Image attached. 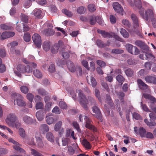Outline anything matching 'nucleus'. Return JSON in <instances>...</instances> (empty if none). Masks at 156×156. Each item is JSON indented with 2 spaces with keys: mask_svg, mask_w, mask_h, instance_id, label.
I'll return each instance as SVG.
<instances>
[{
  "mask_svg": "<svg viewBox=\"0 0 156 156\" xmlns=\"http://www.w3.org/2000/svg\"><path fill=\"white\" fill-rule=\"evenodd\" d=\"M139 0V3H136V6L138 9L139 13L141 17L147 21L149 19L151 20L153 19L154 14L153 10L149 9L145 10L142 7L141 0Z\"/></svg>",
  "mask_w": 156,
  "mask_h": 156,
  "instance_id": "f257e3e1",
  "label": "nucleus"
},
{
  "mask_svg": "<svg viewBox=\"0 0 156 156\" xmlns=\"http://www.w3.org/2000/svg\"><path fill=\"white\" fill-rule=\"evenodd\" d=\"M12 97L15 98L14 101V105L16 104L20 107H24L26 104L23 100V97L20 94L14 93L12 94Z\"/></svg>",
  "mask_w": 156,
  "mask_h": 156,
  "instance_id": "f03ea898",
  "label": "nucleus"
},
{
  "mask_svg": "<svg viewBox=\"0 0 156 156\" xmlns=\"http://www.w3.org/2000/svg\"><path fill=\"white\" fill-rule=\"evenodd\" d=\"M78 91V96L80 98L79 102L82 107L85 110H87V105L88 104V100L82 90H79Z\"/></svg>",
  "mask_w": 156,
  "mask_h": 156,
  "instance_id": "7ed1b4c3",
  "label": "nucleus"
},
{
  "mask_svg": "<svg viewBox=\"0 0 156 156\" xmlns=\"http://www.w3.org/2000/svg\"><path fill=\"white\" fill-rule=\"evenodd\" d=\"M17 118L14 113L9 114L6 119L5 121L9 126H13L14 123L17 120Z\"/></svg>",
  "mask_w": 156,
  "mask_h": 156,
  "instance_id": "20e7f679",
  "label": "nucleus"
},
{
  "mask_svg": "<svg viewBox=\"0 0 156 156\" xmlns=\"http://www.w3.org/2000/svg\"><path fill=\"white\" fill-rule=\"evenodd\" d=\"M126 47L128 52L131 54L136 55L140 52L139 49L136 46H133L131 44H126Z\"/></svg>",
  "mask_w": 156,
  "mask_h": 156,
  "instance_id": "39448f33",
  "label": "nucleus"
},
{
  "mask_svg": "<svg viewBox=\"0 0 156 156\" xmlns=\"http://www.w3.org/2000/svg\"><path fill=\"white\" fill-rule=\"evenodd\" d=\"M130 18L133 22V27L137 30L140 29V22L137 16L135 14L132 13L131 14Z\"/></svg>",
  "mask_w": 156,
  "mask_h": 156,
  "instance_id": "423d86ee",
  "label": "nucleus"
},
{
  "mask_svg": "<svg viewBox=\"0 0 156 156\" xmlns=\"http://www.w3.org/2000/svg\"><path fill=\"white\" fill-rule=\"evenodd\" d=\"M32 38L36 47L38 48H40L41 44V39L40 36L37 34H35L33 35Z\"/></svg>",
  "mask_w": 156,
  "mask_h": 156,
  "instance_id": "0eeeda50",
  "label": "nucleus"
},
{
  "mask_svg": "<svg viewBox=\"0 0 156 156\" xmlns=\"http://www.w3.org/2000/svg\"><path fill=\"white\" fill-rule=\"evenodd\" d=\"M92 110L93 112L95 113L93 115L94 116L100 121H102V115L99 108L96 106H94L92 107Z\"/></svg>",
  "mask_w": 156,
  "mask_h": 156,
  "instance_id": "6e6552de",
  "label": "nucleus"
},
{
  "mask_svg": "<svg viewBox=\"0 0 156 156\" xmlns=\"http://www.w3.org/2000/svg\"><path fill=\"white\" fill-rule=\"evenodd\" d=\"M144 80L147 83L156 84V77L154 75L147 76Z\"/></svg>",
  "mask_w": 156,
  "mask_h": 156,
  "instance_id": "1a4fd4ad",
  "label": "nucleus"
},
{
  "mask_svg": "<svg viewBox=\"0 0 156 156\" xmlns=\"http://www.w3.org/2000/svg\"><path fill=\"white\" fill-rule=\"evenodd\" d=\"M15 33L12 32H4L2 33L1 35V40H3L6 38L12 37L15 35Z\"/></svg>",
  "mask_w": 156,
  "mask_h": 156,
  "instance_id": "9d476101",
  "label": "nucleus"
},
{
  "mask_svg": "<svg viewBox=\"0 0 156 156\" xmlns=\"http://www.w3.org/2000/svg\"><path fill=\"white\" fill-rule=\"evenodd\" d=\"M85 122H86L85 127L87 128L90 130H93L94 131H96V128L91 124V121L88 118L86 119Z\"/></svg>",
  "mask_w": 156,
  "mask_h": 156,
  "instance_id": "9b49d317",
  "label": "nucleus"
},
{
  "mask_svg": "<svg viewBox=\"0 0 156 156\" xmlns=\"http://www.w3.org/2000/svg\"><path fill=\"white\" fill-rule=\"evenodd\" d=\"M113 6L114 10L117 12L121 13L123 10L122 7L118 2H115L113 3Z\"/></svg>",
  "mask_w": 156,
  "mask_h": 156,
  "instance_id": "f8f14e48",
  "label": "nucleus"
},
{
  "mask_svg": "<svg viewBox=\"0 0 156 156\" xmlns=\"http://www.w3.org/2000/svg\"><path fill=\"white\" fill-rule=\"evenodd\" d=\"M23 120L25 123L31 125L34 123L35 120L27 115L24 116L23 117Z\"/></svg>",
  "mask_w": 156,
  "mask_h": 156,
  "instance_id": "ddd939ff",
  "label": "nucleus"
},
{
  "mask_svg": "<svg viewBox=\"0 0 156 156\" xmlns=\"http://www.w3.org/2000/svg\"><path fill=\"white\" fill-rule=\"evenodd\" d=\"M137 82L139 88L141 89L146 90L148 89V86L141 79H138Z\"/></svg>",
  "mask_w": 156,
  "mask_h": 156,
  "instance_id": "4468645a",
  "label": "nucleus"
},
{
  "mask_svg": "<svg viewBox=\"0 0 156 156\" xmlns=\"http://www.w3.org/2000/svg\"><path fill=\"white\" fill-rule=\"evenodd\" d=\"M98 33L101 34L104 38H111L112 37V35L109 33L106 32L105 30H102L99 29L97 30Z\"/></svg>",
  "mask_w": 156,
  "mask_h": 156,
  "instance_id": "2eb2a0df",
  "label": "nucleus"
},
{
  "mask_svg": "<svg viewBox=\"0 0 156 156\" xmlns=\"http://www.w3.org/2000/svg\"><path fill=\"white\" fill-rule=\"evenodd\" d=\"M37 147L39 148H42L44 146V144L42 140L41 137L35 136Z\"/></svg>",
  "mask_w": 156,
  "mask_h": 156,
  "instance_id": "dca6fc26",
  "label": "nucleus"
},
{
  "mask_svg": "<svg viewBox=\"0 0 156 156\" xmlns=\"http://www.w3.org/2000/svg\"><path fill=\"white\" fill-rule=\"evenodd\" d=\"M66 65L69 69L71 72H74L75 68L73 63L70 61H68L66 62Z\"/></svg>",
  "mask_w": 156,
  "mask_h": 156,
  "instance_id": "f3484780",
  "label": "nucleus"
},
{
  "mask_svg": "<svg viewBox=\"0 0 156 156\" xmlns=\"http://www.w3.org/2000/svg\"><path fill=\"white\" fill-rule=\"evenodd\" d=\"M37 118L39 121H42L44 119V114L42 111L37 112L36 114Z\"/></svg>",
  "mask_w": 156,
  "mask_h": 156,
  "instance_id": "a211bd4d",
  "label": "nucleus"
},
{
  "mask_svg": "<svg viewBox=\"0 0 156 156\" xmlns=\"http://www.w3.org/2000/svg\"><path fill=\"white\" fill-rule=\"evenodd\" d=\"M144 97L146 99H148L152 102V104L153 105V103L156 102V99L151 95L147 94H144Z\"/></svg>",
  "mask_w": 156,
  "mask_h": 156,
  "instance_id": "6ab92c4d",
  "label": "nucleus"
},
{
  "mask_svg": "<svg viewBox=\"0 0 156 156\" xmlns=\"http://www.w3.org/2000/svg\"><path fill=\"white\" fill-rule=\"evenodd\" d=\"M82 144L84 147L88 149H90L91 148L90 144L86 139H83Z\"/></svg>",
  "mask_w": 156,
  "mask_h": 156,
  "instance_id": "aec40b11",
  "label": "nucleus"
},
{
  "mask_svg": "<svg viewBox=\"0 0 156 156\" xmlns=\"http://www.w3.org/2000/svg\"><path fill=\"white\" fill-rule=\"evenodd\" d=\"M87 80L88 82L89 80H90L92 87H95L97 85V82L94 78L92 76H87Z\"/></svg>",
  "mask_w": 156,
  "mask_h": 156,
  "instance_id": "412c9836",
  "label": "nucleus"
},
{
  "mask_svg": "<svg viewBox=\"0 0 156 156\" xmlns=\"http://www.w3.org/2000/svg\"><path fill=\"white\" fill-rule=\"evenodd\" d=\"M40 129L41 132L44 134L46 132H48L49 130L48 126L45 124H42L41 126Z\"/></svg>",
  "mask_w": 156,
  "mask_h": 156,
  "instance_id": "4be33fe9",
  "label": "nucleus"
},
{
  "mask_svg": "<svg viewBox=\"0 0 156 156\" xmlns=\"http://www.w3.org/2000/svg\"><path fill=\"white\" fill-rule=\"evenodd\" d=\"M43 47L45 51H48L50 48V42L48 41H45L43 44Z\"/></svg>",
  "mask_w": 156,
  "mask_h": 156,
  "instance_id": "5701e85b",
  "label": "nucleus"
},
{
  "mask_svg": "<svg viewBox=\"0 0 156 156\" xmlns=\"http://www.w3.org/2000/svg\"><path fill=\"white\" fill-rule=\"evenodd\" d=\"M33 74L35 77L37 78H41L42 77V73L38 69L34 70L33 71Z\"/></svg>",
  "mask_w": 156,
  "mask_h": 156,
  "instance_id": "b1692460",
  "label": "nucleus"
},
{
  "mask_svg": "<svg viewBox=\"0 0 156 156\" xmlns=\"http://www.w3.org/2000/svg\"><path fill=\"white\" fill-rule=\"evenodd\" d=\"M46 137L48 140L51 142H53L54 141V137L52 133L50 132L47 134Z\"/></svg>",
  "mask_w": 156,
  "mask_h": 156,
  "instance_id": "393cba45",
  "label": "nucleus"
},
{
  "mask_svg": "<svg viewBox=\"0 0 156 156\" xmlns=\"http://www.w3.org/2000/svg\"><path fill=\"white\" fill-rule=\"evenodd\" d=\"M120 33L123 37L125 38H127L129 36V33L124 29L121 28L120 29Z\"/></svg>",
  "mask_w": 156,
  "mask_h": 156,
  "instance_id": "a878e982",
  "label": "nucleus"
},
{
  "mask_svg": "<svg viewBox=\"0 0 156 156\" xmlns=\"http://www.w3.org/2000/svg\"><path fill=\"white\" fill-rule=\"evenodd\" d=\"M146 131L145 129L141 127L139 129V134L141 137H145Z\"/></svg>",
  "mask_w": 156,
  "mask_h": 156,
  "instance_id": "bb28decb",
  "label": "nucleus"
},
{
  "mask_svg": "<svg viewBox=\"0 0 156 156\" xmlns=\"http://www.w3.org/2000/svg\"><path fill=\"white\" fill-rule=\"evenodd\" d=\"M25 66L23 65L19 64L17 66V69L18 71L21 73H25Z\"/></svg>",
  "mask_w": 156,
  "mask_h": 156,
  "instance_id": "cd10ccee",
  "label": "nucleus"
},
{
  "mask_svg": "<svg viewBox=\"0 0 156 156\" xmlns=\"http://www.w3.org/2000/svg\"><path fill=\"white\" fill-rule=\"evenodd\" d=\"M126 76L128 77H131L133 75L134 71L130 68H128L125 71Z\"/></svg>",
  "mask_w": 156,
  "mask_h": 156,
  "instance_id": "c85d7f7f",
  "label": "nucleus"
},
{
  "mask_svg": "<svg viewBox=\"0 0 156 156\" xmlns=\"http://www.w3.org/2000/svg\"><path fill=\"white\" fill-rule=\"evenodd\" d=\"M44 32L45 35L47 36H51L53 35L54 33V30L51 28H49L45 30Z\"/></svg>",
  "mask_w": 156,
  "mask_h": 156,
  "instance_id": "c756f323",
  "label": "nucleus"
},
{
  "mask_svg": "<svg viewBox=\"0 0 156 156\" xmlns=\"http://www.w3.org/2000/svg\"><path fill=\"white\" fill-rule=\"evenodd\" d=\"M31 153L34 156H44L39 152L34 149H31Z\"/></svg>",
  "mask_w": 156,
  "mask_h": 156,
  "instance_id": "7c9ffc66",
  "label": "nucleus"
},
{
  "mask_svg": "<svg viewBox=\"0 0 156 156\" xmlns=\"http://www.w3.org/2000/svg\"><path fill=\"white\" fill-rule=\"evenodd\" d=\"M19 145H13V147L14 149L20 152V153H25V151L23 150V148L20 147L19 146Z\"/></svg>",
  "mask_w": 156,
  "mask_h": 156,
  "instance_id": "2f4dec72",
  "label": "nucleus"
},
{
  "mask_svg": "<svg viewBox=\"0 0 156 156\" xmlns=\"http://www.w3.org/2000/svg\"><path fill=\"white\" fill-rule=\"evenodd\" d=\"M96 43L99 48H103L106 47V44L100 40H97L96 41Z\"/></svg>",
  "mask_w": 156,
  "mask_h": 156,
  "instance_id": "473e14b6",
  "label": "nucleus"
},
{
  "mask_svg": "<svg viewBox=\"0 0 156 156\" xmlns=\"http://www.w3.org/2000/svg\"><path fill=\"white\" fill-rule=\"evenodd\" d=\"M116 79L119 83H121V85H122L125 80V78L120 74H119L116 76Z\"/></svg>",
  "mask_w": 156,
  "mask_h": 156,
  "instance_id": "72a5a7b5",
  "label": "nucleus"
},
{
  "mask_svg": "<svg viewBox=\"0 0 156 156\" xmlns=\"http://www.w3.org/2000/svg\"><path fill=\"white\" fill-rule=\"evenodd\" d=\"M59 46L58 44H55L52 46L51 48V52L53 54H55L58 52Z\"/></svg>",
  "mask_w": 156,
  "mask_h": 156,
  "instance_id": "f704fd0d",
  "label": "nucleus"
},
{
  "mask_svg": "<svg viewBox=\"0 0 156 156\" xmlns=\"http://www.w3.org/2000/svg\"><path fill=\"white\" fill-rule=\"evenodd\" d=\"M118 98L121 101V102L123 104L124 103V99L123 98L125 96V94L122 92H120L117 94Z\"/></svg>",
  "mask_w": 156,
  "mask_h": 156,
  "instance_id": "c9c22d12",
  "label": "nucleus"
},
{
  "mask_svg": "<svg viewBox=\"0 0 156 156\" xmlns=\"http://www.w3.org/2000/svg\"><path fill=\"white\" fill-rule=\"evenodd\" d=\"M106 102L108 103L111 107H112L114 103L109 95H107Z\"/></svg>",
  "mask_w": 156,
  "mask_h": 156,
  "instance_id": "e433bc0d",
  "label": "nucleus"
},
{
  "mask_svg": "<svg viewBox=\"0 0 156 156\" xmlns=\"http://www.w3.org/2000/svg\"><path fill=\"white\" fill-rule=\"evenodd\" d=\"M21 20L24 23H27L28 21V16L24 14L21 13L20 16Z\"/></svg>",
  "mask_w": 156,
  "mask_h": 156,
  "instance_id": "4c0bfd02",
  "label": "nucleus"
},
{
  "mask_svg": "<svg viewBox=\"0 0 156 156\" xmlns=\"http://www.w3.org/2000/svg\"><path fill=\"white\" fill-rule=\"evenodd\" d=\"M97 17L94 16H90V24L91 25H94L96 22Z\"/></svg>",
  "mask_w": 156,
  "mask_h": 156,
  "instance_id": "58836bf2",
  "label": "nucleus"
},
{
  "mask_svg": "<svg viewBox=\"0 0 156 156\" xmlns=\"http://www.w3.org/2000/svg\"><path fill=\"white\" fill-rule=\"evenodd\" d=\"M62 122L61 121H59L57 123L54 127V129L55 131H58L61 128Z\"/></svg>",
  "mask_w": 156,
  "mask_h": 156,
  "instance_id": "ea45409f",
  "label": "nucleus"
},
{
  "mask_svg": "<svg viewBox=\"0 0 156 156\" xmlns=\"http://www.w3.org/2000/svg\"><path fill=\"white\" fill-rule=\"evenodd\" d=\"M19 133L20 136L23 138H25L26 136L25 131L22 128H20L19 129Z\"/></svg>",
  "mask_w": 156,
  "mask_h": 156,
  "instance_id": "a19ab883",
  "label": "nucleus"
},
{
  "mask_svg": "<svg viewBox=\"0 0 156 156\" xmlns=\"http://www.w3.org/2000/svg\"><path fill=\"white\" fill-rule=\"evenodd\" d=\"M52 112L53 113L59 114L61 113V110L57 106H55L52 109Z\"/></svg>",
  "mask_w": 156,
  "mask_h": 156,
  "instance_id": "79ce46f5",
  "label": "nucleus"
},
{
  "mask_svg": "<svg viewBox=\"0 0 156 156\" xmlns=\"http://www.w3.org/2000/svg\"><path fill=\"white\" fill-rule=\"evenodd\" d=\"M30 35L28 33L24 34L23 36L24 40L26 42H29L30 40Z\"/></svg>",
  "mask_w": 156,
  "mask_h": 156,
  "instance_id": "37998d69",
  "label": "nucleus"
},
{
  "mask_svg": "<svg viewBox=\"0 0 156 156\" xmlns=\"http://www.w3.org/2000/svg\"><path fill=\"white\" fill-rule=\"evenodd\" d=\"M20 89L21 91L25 94H27L29 91L28 87L25 86H23L20 87Z\"/></svg>",
  "mask_w": 156,
  "mask_h": 156,
  "instance_id": "c03bdc74",
  "label": "nucleus"
},
{
  "mask_svg": "<svg viewBox=\"0 0 156 156\" xmlns=\"http://www.w3.org/2000/svg\"><path fill=\"white\" fill-rule=\"evenodd\" d=\"M46 121L47 123L48 124L50 125L54 122V119L53 117L50 116H47Z\"/></svg>",
  "mask_w": 156,
  "mask_h": 156,
  "instance_id": "a18cd8bd",
  "label": "nucleus"
},
{
  "mask_svg": "<svg viewBox=\"0 0 156 156\" xmlns=\"http://www.w3.org/2000/svg\"><path fill=\"white\" fill-rule=\"evenodd\" d=\"M123 51L119 48L114 49L112 50L111 53L113 54H120L123 53Z\"/></svg>",
  "mask_w": 156,
  "mask_h": 156,
  "instance_id": "49530a36",
  "label": "nucleus"
},
{
  "mask_svg": "<svg viewBox=\"0 0 156 156\" xmlns=\"http://www.w3.org/2000/svg\"><path fill=\"white\" fill-rule=\"evenodd\" d=\"M145 59L147 60H153L155 58L154 56L152 54L150 53H146L145 55Z\"/></svg>",
  "mask_w": 156,
  "mask_h": 156,
  "instance_id": "de8ad7c7",
  "label": "nucleus"
},
{
  "mask_svg": "<svg viewBox=\"0 0 156 156\" xmlns=\"http://www.w3.org/2000/svg\"><path fill=\"white\" fill-rule=\"evenodd\" d=\"M38 94L42 96H45L47 94V92L44 89L42 88H40L37 90Z\"/></svg>",
  "mask_w": 156,
  "mask_h": 156,
  "instance_id": "09e8293b",
  "label": "nucleus"
},
{
  "mask_svg": "<svg viewBox=\"0 0 156 156\" xmlns=\"http://www.w3.org/2000/svg\"><path fill=\"white\" fill-rule=\"evenodd\" d=\"M48 71L51 73H53L55 71V65L53 64H51L48 69Z\"/></svg>",
  "mask_w": 156,
  "mask_h": 156,
  "instance_id": "8fccbe9b",
  "label": "nucleus"
},
{
  "mask_svg": "<svg viewBox=\"0 0 156 156\" xmlns=\"http://www.w3.org/2000/svg\"><path fill=\"white\" fill-rule=\"evenodd\" d=\"M62 13L65 14L66 16L69 17H71L73 15L72 13L66 9H63L62 10Z\"/></svg>",
  "mask_w": 156,
  "mask_h": 156,
  "instance_id": "3c124183",
  "label": "nucleus"
},
{
  "mask_svg": "<svg viewBox=\"0 0 156 156\" xmlns=\"http://www.w3.org/2000/svg\"><path fill=\"white\" fill-rule=\"evenodd\" d=\"M73 124L74 127L77 130V131L79 133H80L81 129L78 123L76 122H73Z\"/></svg>",
  "mask_w": 156,
  "mask_h": 156,
  "instance_id": "603ef678",
  "label": "nucleus"
},
{
  "mask_svg": "<svg viewBox=\"0 0 156 156\" xmlns=\"http://www.w3.org/2000/svg\"><path fill=\"white\" fill-rule=\"evenodd\" d=\"M41 13V9H35L34 11V14L36 16H40Z\"/></svg>",
  "mask_w": 156,
  "mask_h": 156,
  "instance_id": "864d4df0",
  "label": "nucleus"
},
{
  "mask_svg": "<svg viewBox=\"0 0 156 156\" xmlns=\"http://www.w3.org/2000/svg\"><path fill=\"white\" fill-rule=\"evenodd\" d=\"M27 98L30 102H32L34 98V95L31 93H28L27 95Z\"/></svg>",
  "mask_w": 156,
  "mask_h": 156,
  "instance_id": "5fc2aeb1",
  "label": "nucleus"
},
{
  "mask_svg": "<svg viewBox=\"0 0 156 156\" xmlns=\"http://www.w3.org/2000/svg\"><path fill=\"white\" fill-rule=\"evenodd\" d=\"M88 9L89 11L91 12H94L96 10L95 6L93 4H90L88 5Z\"/></svg>",
  "mask_w": 156,
  "mask_h": 156,
  "instance_id": "6e6d98bb",
  "label": "nucleus"
},
{
  "mask_svg": "<svg viewBox=\"0 0 156 156\" xmlns=\"http://www.w3.org/2000/svg\"><path fill=\"white\" fill-rule=\"evenodd\" d=\"M133 118L138 120L141 119V117L140 114L136 112H134L133 114Z\"/></svg>",
  "mask_w": 156,
  "mask_h": 156,
  "instance_id": "4d7b16f0",
  "label": "nucleus"
},
{
  "mask_svg": "<svg viewBox=\"0 0 156 156\" xmlns=\"http://www.w3.org/2000/svg\"><path fill=\"white\" fill-rule=\"evenodd\" d=\"M85 8L83 6H80L77 9V11L79 14H83L84 12Z\"/></svg>",
  "mask_w": 156,
  "mask_h": 156,
  "instance_id": "13d9d810",
  "label": "nucleus"
},
{
  "mask_svg": "<svg viewBox=\"0 0 156 156\" xmlns=\"http://www.w3.org/2000/svg\"><path fill=\"white\" fill-rule=\"evenodd\" d=\"M122 23L124 26L128 27H129L130 26V24L128 20L125 19L122 20Z\"/></svg>",
  "mask_w": 156,
  "mask_h": 156,
  "instance_id": "bf43d9fd",
  "label": "nucleus"
},
{
  "mask_svg": "<svg viewBox=\"0 0 156 156\" xmlns=\"http://www.w3.org/2000/svg\"><path fill=\"white\" fill-rule=\"evenodd\" d=\"M145 137L147 138L150 139H153L154 138V135L152 133L150 132H148L146 133Z\"/></svg>",
  "mask_w": 156,
  "mask_h": 156,
  "instance_id": "052dcab7",
  "label": "nucleus"
},
{
  "mask_svg": "<svg viewBox=\"0 0 156 156\" xmlns=\"http://www.w3.org/2000/svg\"><path fill=\"white\" fill-rule=\"evenodd\" d=\"M35 107L37 109H41L43 108L44 105L42 102H39L36 104Z\"/></svg>",
  "mask_w": 156,
  "mask_h": 156,
  "instance_id": "680f3d73",
  "label": "nucleus"
},
{
  "mask_svg": "<svg viewBox=\"0 0 156 156\" xmlns=\"http://www.w3.org/2000/svg\"><path fill=\"white\" fill-rule=\"evenodd\" d=\"M0 27L2 29L4 30H7L11 29V27L5 24H2Z\"/></svg>",
  "mask_w": 156,
  "mask_h": 156,
  "instance_id": "e2e57ef3",
  "label": "nucleus"
},
{
  "mask_svg": "<svg viewBox=\"0 0 156 156\" xmlns=\"http://www.w3.org/2000/svg\"><path fill=\"white\" fill-rule=\"evenodd\" d=\"M69 138H66L62 140V145L64 146H66L68 144L69 141Z\"/></svg>",
  "mask_w": 156,
  "mask_h": 156,
  "instance_id": "0e129e2a",
  "label": "nucleus"
},
{
  "mask_svg": "<svg viewBox=\"0 0 156 156\" xmlns=\"http://www.w3.org/2000/svg\"><path fill=\"white\" fill-rule=\"evenodd\" d=\"M14 125L13 126H11L12 127H14L15 126L16 128H18L21 126V125L20 122H19L18 119H17L16 121L14 123Z\"/></svg>",
  "mask_w": 156,
  "mask_h": 156,
  "instance_id": "69168bd1",
  "label": "nucleus"
},
{
  "mask_svg": "<svg viewBox=\"0 0 156 156\" xmlns=\"http://www.w3.org/2000/svg\"><path fill=\"white\" fill-rule=\"evenodd\" d=\"M109 19L111 23L113 24L116 23V18L114 16L112 15H110L109 17Z\"/></svg>",
  "mask_w": 156,
  "mask_h": 156,
  "instance_id": "338daca9",
  "label": "nucleus"
},
{
  "mask_svg": "<svg viewBox=\"0 0 156 156\" xmlns=\"http://www.w3.org/2000/svg\"><path fill=\"white\" fill-rule=\"evenodd\" d=\"M32 69L31 67L29 65H27L25 67V73L27 72L30 73L32 72Z\"/></svg>",
  "mask_w": 156,
  "mask_h": 156,
  "instance_id": "774afa93",
  "label": "nucleus"
}]
</instances>
